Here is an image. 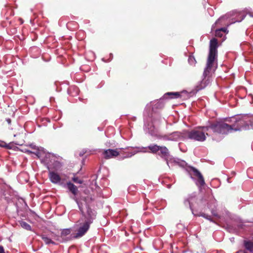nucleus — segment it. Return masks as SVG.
Instances as JSON below:
<instances>
[{
	"label": "nucleus",
	"instance_id": "f257e3e1",
	"mask_svg": "<svg viewBox=\"0 0 253 253\" xmlns=\"http://www.w3.org/2000/svg\"><path fill=\"white\" fill-rule=\"evenodd\" d=\"M251 127L249 126L248 116H238L225 121L215 122L210 126L204 128L206 130L211 128L213 133L227 134L233 131L250 130Z\"/></svg>",
	"mask_w": 253,
	"mask_h": 253
},
{
	"label": "nucleus",
	"instance_id": "f03ea898",
	"mask_svg": "<svg viewBox=\"0 0 253 253\" xmlns=\"http://www.w3.org/2000/svg\"><path fill=\"white\" fill-rule=\"evenodd\" d=\"M184 204L185 206L190 208L192 214L194 216H202L212 221L211 216L201 211L198 212V209H204L207 204L208 208L211 210L212 215L218 216V214L214 210L216 206V200L212 195L205 196L201 199H198L195 193H192L188 195L184 200Z\"/></svg>",
	"mask_w": 253,
	"mask_h": 253
},
{
	"label": "nucleus",
	"instance_id": "7ed1b4c3",
	"mask_svg": "<svg viewBox=\"0 0 253 253\" xmlns=\"http://www.w3.org/2000/svg\"><path fill=\"white\" fill-rule=\"evenodd\" d=\"M159 151L158 154L166 161L169 168L170 167V164L173 163L174 165L184 169L199 189H201L205 185V180L202 174L197 169L188 166L186 162L183 160L178 158H171L169 152L166 146H160Z\"/></svg>",
	"mask_w": 253,
	"mask_h": 253
},
{
	"label": "nucleus",
	"instance_id": "20e7f679",
	"mask_svg": "<svg viewBox=\"0 0 253 253\" xmlns=\"http://www.w3.org/2000/svg\"><path fill=\"white\" fill-rule=\"evenodd\" d=\"M82 215L77 222L78 228L77 233L74 236L75 238H79L83 237L87 232L91 224L96 217V213L95 211L86 206V212H81Z\"/></svg>",
	"mask_w": 253,
	"mask_h": 253
},
{
	"label": "nucleus",
	"instance_id": "39448f33",
	"mask_svg": "<svg viewBox=\"0 0 253 253\" xmlns=\"http://www.w3.org/2000/svg\"><path fill=\"white\" fill-rule=\"evenodd\" d=\"M147 109H145L144 113V130L146 133L152 136H157L158 129L156 128V126L160 124L162 118L157 115L149 116V114L147 112Z\"/></svg>",
	"mask_w": 253,
	"mask_h": 253
},
{
	"label": "nucleus",
	"instance_id": "423d86ee",
	"mask_svg": "<svg viewBox=\"0 0 253 253\" xmlns=\"http://www.w3.org/2000/svg\"><path fill=\"white\" fill-rule=\"evenodd\" d=\"M245 17V15L241 12L234 11L226 14L218 19L212 26V29L214 28L216 24L225 25L227 26L236 22H241Z\"/></svg>",
	"mask_w": 253,
	"mask_h": 253
},
{
	"label": "nucleus",
	"instance_id": "0eeeda50",
	"mask_svg": "<svg viewBox=\"0 0 253 253\" xmlns=\"http://www.w3.org/2000/svg\"><path fill=\"white\" fill-rule=\"evenodd\" d=\"M213 123L209 122V124L206 126H200L191 131L185 130L186 139H189L200 142L204 141L206 139V135H208V133L207 132L206 134L205 132L209 131L210 130H212V129L209 128L208 130H206L204 127L209 126Z\"/></svg>",
	"mask_w": 253,
	"mask_h": 253
},
{
	"label": "nucleus",
	"instance_id": "6e6552de",
	"mask_svg": "<svg viewBox=\"0 0 253 253\" xmlns=\"http://www.w3.org/2000/svg\"><path fill=\"white\" fill-rule=\"evenodd\" d=\"M218 43L216 39L213 38L210 41V51L208 57L206 67L204 69V75H206L209 72V70L212 67L215 60L217 55Z\"/></svg>",
	"mask_w": 253,
	"mask_h": 253
},
{
	"label": "nucleus",
	"instance_id": "1a4fd4ad",
	"mask_svg": "<svg viewBox=\"0 0 253 253\" xmlns=\"http://www.w3.org/2000/svg\"><path fill=\"white\" fill-rule=\"evenodd\" d=\"M62 184V187L67 189V192L70 193L71 194V195H69L70 198L76 202L81 212H83V205L77 198V196L79 193L78 187L71 181H68L66 183H64Z\"/></svg>",
	"mask_w": 253,
	"mask_h": 253
},
{
	"label": "nucleus",
	"instance_id": "9d476101",
	"mask_svg": "<svg viewBox=\"0 0 253 253\" xmlns=\"http://www.w3.org/2000/svg\"><path fill=\"white\" fill-rule=\"evenodd\" d=\"M159 139L166 141H178L186 139L185 130L182 131H174L172 133L158 136Z\"/></svg>",
	"mask_w": 253,
	"mask_h": 253
},
{
	"label": "nucleus",
	"instance_id": "9b49d317",
	"mask_svg": "<svg viewBox=\"0 0 253 253\" xmlns=\"http://www.w3.org/2000/svg\"><path fill=\"white\" fill-rule=\"evenodd\" d=\"M48 178L50 181L54 184H58L62 186V184L64 183L62 182V178L60 175L56 172L53 170H48Z\"/></svg>",
	"mask_w": 253,
	"mask_h": 253
},
{
	"label": "nucleus",
	"instance_id": "f8f14e48",
	"mask_svg": "<svg viewBox=\"0 0 253 253\" xmlns=\"http://www.w3.org/2000/svg\"><path fill=\"white\" fill-rule=\"evenodd\" d=\"M123 149L124 148H117L116 149H108L104 150L103 154L106 159H109L118 156L122 153Z\"/></svg>",
	"mask_w": 253,
	"mask_h": 253
},
{
	"label": "nucleus",
	"instance_id": "ddd939ff",
	"mask_svg": "<svg viewBox=\"0 0 253 253\" xmlns=\"http://www.w3.org/2000/svg\"><path fill=\"white\" fill-rule=\"evenodd\" d=\"M211 70V68L209 70V72L206 75H204V72L203 73V78L202 80L200 82H199L196 86V91H198L205 88L207 85H208L210 84L211 80L208 75H209Z\"/></svg>",
	"mask_w": 253,
	"mask_h": 253
},
{
	"label": "nucleus",
	"instance_id": "4468645a",
	"mask_svg": "<svg viewBox=\"0 0 253 253\" xmlns=\"http://www.w3.org/2000/svg\"><path fill=\"white\" fill-rule=\"evenodd\" d=\"M56 160H57V158L53 154L49 153L45 155L44 161L48 170L52 169L53 163Z\"/></svg>",
	"mask_w": 253,
	"mask_h": 253
},
{
	"label": "nucleus",
	"instance_id": "2eb2a0df",
	"mask_svg": "<svg viewBox=\"0 0 253 253\" xmlns=\"http://www.w3.org/2000/svg\"><path fill=\"white\" fill-rule=\"evenodd\" d=\"M41 238L43 240L46 245H55L56 243L54 242V240L55 238L50 237L48 236V235L46 234H42L41 235Z\"/></svg>",
	"mask_w": 253,
	"mask_h": 253
},
{
	"label": "nucleus",
	"instance_id": "dca6fc26",
	"mask_svg": "<svg viewBox=\"0 0 253 253\" xmlns=\"http://www.w3.org/2000/svg\"><path fill=\"white\" fill-rule=\"evenodd\" d=\"M181 97V94L178 92H169L166 93L164 96L163 98L164 99H167V98H170V99H173V98H178Z\"/></svg>",
	"mask_w": 253,
	"mask_h": 253
},
{
	"label": "nucleus",
	"instance_id": "f3484780",
	"mask_svg": "<svg viewBox=\"0 0 253 253\" xmlns=\"http://www.w3.org/2000/svg\"><path fill=\"white\" fill-rule=\"evenodd\" d=\"M164 99L163 97H162L159 101L152 103V110L153 111L156 109H160L164 107V103L163 102Z\"/></svg>",
	"mask_w": 253,
	"mask_h": 253
},
{
	"label": "nucleus",
	"instance_id": "a211bd4d",
	"mask_svg": "<svg viewBox=\"0 0 253 253\" xmlns=\"http://www.w3.org/2000/svg\"><path fill=\"white\" fill-rule=\"evenodd\" d=\"M244 246L246 250L250 252L253 253V242L250 241H244Z\"/></svg>",
	"mask_w": 253,
	"mask_h": 253
},
{
	"label": "nucleus",
	"instance_id": "6ab92c4d",
	"mask_svg": "<svg viewBox=\"0 0 253 253\" xmlns=\"http://www.w3.org/2000/svg\"><path fill=\"white\" fill-rule=\"evenodd\" d=\"M160 146H158L156 144H151L148 146V148L153 153H156L159 152Z\"/></svg>",
	"mask_w": 253,
	"mask_h": 253
},
{
	"label": "nucleus",
	"instance_id": "aec40b11",
	"mask_svg": "<svg viewBox=\"0 0 253 253\" xmlns=\"http://www.w3.org/2000/svg\"><path fill=\"white\" fill-rule=\"evenodd\" d=\"M19 223H20L21 226L23 228H24L27 230H28V231L32 230L31 226H30V225L28 224L26 222L24 221H19Z\"/></svg>",
	"mask_w": 253,
	"mask_h": 253
},
{
	"label": "nucleus",
	"instance_id": "412c9836",
	"mask_svg": "<svg viewBox=\"0 0 253 253\" xmlns=\"http://www.w3.org/2000/svg\"><path fill=\"white\" fill-rule=\"evenodd\" d=\"M221 32H222L223 33H227L228 31H227V28L223 27V28H221L215 30V36H220L219 33H221Z\"/></svg>",
	"mask_w": 253,
	"mask_h": 253
},
{
	"label": "nucleus",
	"instance_id": "4be33fe9",
	"mask_svg": "<svg viewBox=\"0 0 253 253\" xmlns=\"http://www.w3.org/2000/svg\"><path fill=\"white\" fill-rule=\"evenodd\" d=\"M61 163L57 160H56L54 163H53V169L52 170H57L61 167Z\"/></svg>",
	"mask_w": 253,
	"mask_h": 253
},
{
	"label": "nucleus",
	"instance_id": "5701e85b",
	"mask_svg": "<svg viewBox=\"0 0 253 253\" xmlns=\"http://www.w3.org/2000/svg\"><path fill=\"white\" fill-rule=\"evenodd\" d=\"M188 61L189 63L191 65H194L196 63L195 58L192 55H190L189 56Z\"/></svg>",
	"mask_w": 253,
	"mask_h": 253
},
{
	"label": "nucleus",
	"instance_id": "b1692460",
	"mask_svg": "<svg viewBox=\"0 0 253 253\" xmlns=\"http://www.w3.org/2000/svg\"><path fill=\"white\" fill-rule=\"evenodd\" d=\"M71 233V229L69 228L64 229L61 231V235L62 236H66Z\"/></svg>",
	"mask_w": 253,
	"mask_h": 253
},
{
	"label": "nucleus",
	"instance_id": "393cba45",
	"mask_svg": "<svg viewBox=\"0 0 253 253\" xmlns=\"http://www.w3.org/2000/svg\"><path fill=\"white\" fill-rule=\"evenodd\" d=\"M72 180L75 183L82 184L83 183V180L82 179H80L77 176H74L73 177H72Z\"/></svg>",
	"mask_w": 253,
	"mask_h": 253
},
{
	"label": "nucleus",
	"instance_id": "a878e982",
	"mask_svg": "<svg viewBox=\"0 0 253 253\" xmlns=\"http://www.w3.org/2000/svg\"><path fill=\"white\" fill-rule=\"evenodd\" d=\"M136 152L135 151H133V152H126V155L124 157V158H129V157H131V156H133L134 155H135L136 154Z\"/></svg>",
	"mask_w": 253,
	"mask_h": 253
},
{
	"label": "nucleus",
	"instance_id": "bb28decb",
	"mask_svg": "<svg viewBox=\"0 0 253 253\" xmlns=\"http://www.w3.org/2000/svg\"><path fill=\"white\" fill-rule=\"evenodd\" d=\"M249 126H250L251 127V129H253V119H251L249 117Z\"/></svg>",
	"mask_w": 253,
	"mask_h": 253
},
{
	"label": "nucleus",
	"instance_id": "cd10ccee",
	"mask_svg": "<svg viewBox=\"0 0 253 253\" xmlns=\"http://www.w3.org/2000/svg\"><path fill=\"white\" fill-rule=\"evenodd\" d=\"M48 236L50 237H52L55 238L54 240H57V236L53 233H50V234L48 235Z\"/></svg>",
	"mask_w": 253,
	"mask_h": 253
},
{
	"label": "nucleus",
	"instance_id": "c85d7f7f",
	"mask_svg": "<svg viewBox=\"0 0 253 253\" xmlns=\"http://www.w3.org/2000/svg\"><path fill=\"white\" fill-rule=\"evenodd\" d=\"M87 152V150H83V151L80 153V156H82L83 155Z\"/></svg>",
	"mask_w": 253,
	"mask_h": 253
},
{
	"label": "nucleus",
	"instance_id": "c756f323",
	"mask_svg": "<svg viewBox=\"0 0 253 253\" xmlns=\"http://www.w3.org/2000/svg\"><path fill=\"white\" fill-rule=\"evenodd\" d=\"M0 253H5L4 248L2 246H0Z\"/></svg>",
	"mask_w": 253,
	"mask_h": 253
},
{
	"label": "nucleus",
	"instance_id": "7c9ffc66",
	"mask_svg": "<svg viewBox=\"0 0 253 253\" xmlns=\"http://www.w3.org/2000/svg\"><path fill=\"white\" fill-rule=\"evenodd\" d=\"M6 122L7 123L8 125H10L11 123V119L10 118H6L5 119Z\"/></svg>",
	"mask_w": 253,
	"mask_h": 253
},
{
	"label": "nucleus",
	"instance_id": "2f4dec72",
	"mask_svg": "<svg viewBox=\"0 0 253 253\" xmlns=\"http://www.w3.org/2000/svg\"><path fill=\"white\" fill-rule=\"evenodd\" d=\"M236 253H249L247 251H243V250H240L238 251Z\"/></svg>",
	"mask_w": 253,
	"mask_h": 253
},
{
	"label": "nucleus",
	"instance_id": "473e14b6",
	"mask_svg": "<svg viewBox=\"0 0 253 253\" xmlns=\"http://www.w3.org/2000/svg\"><path fill=\"white\" fill-rule=\"evenodd\" d=\"M30 146H31V147L33 149H36V150L37 149V147H36L35 145H33V144H31Z\"/></svg>",
	"mask_w": 253,
	"mask_h": 253
},
{
	"label": "nucleus",
	"instance_id": "72a5a7b5",
	"mask_svg": "<svg viewBox=\"0 0 253 253\" xmlns=\"http://www.w3.org/2000/svg\"><path fill=\"white\" fill-rule=\"evenodd\" d=\"M223 33L222 32L219 33V35H220V36H215L218 37H222L223 36Z\"/></svg>",
	"mask_w": 253,
	"mask_h": 253
},
{
	"label": "nucleus",
	"instance_id": "f704fd0d",
	"mask_svg": "<svg viewBox=\"0 0 253 253\" xmlns=\"http://www.w3.org/2000/svg\"><path fill=\"white\" fill-rule=\"evenodd\" d=\"M26 152L27 153H28V154H31V153H32V152H31L30 150H26Z\"/></svg>",
	"mask_w": 253,
	"mask_h": 253
},
{
	"label": "nucleus",
	"instance_id": "c9c22d12",
	"mask_svg": "<svg viewBox=\"0 0 253 253\" xmlns=\"http://www.w3.org/2000/svg\"><path fill=\"white\" fill-rule=\"evenodd\" d=\"M4 147H7V148H9L7 145H6L5 146H4Z\"/></svg>",
	"mask_w": 253,
	"mask_h": 253
},
{
	"label": "nucleus",
	"instance_id": "e433bc0d",
	"mask_svg": "<svg viewBox=\"0 0 253 253\" xmlns=\"http://www.w3.org/2000/svg\"><path fill=\"white\" fill-rule=\"evenodd\" d=\"M110 56L112 57V56H113L112 54H110Z\"/></svg>",
	"mask_w": 253,
	"mask_h": 253
},
{
	"label": "nucleus",
	"instance_id": "4c0bfd02",
	"mask_svg": "<svg viewBox=\"0 0 253 253\" xmlns=\"http://www.w3.org/2000/svg\"><path fill=\"white\" fill-rule=\"evenodd\" d=\"M98 129H99V130H101V129H100V128H99V127H98Z\"/></svg>",
	"mask_w": 253,
	"mask_h": 253
}]
</instances>
